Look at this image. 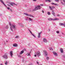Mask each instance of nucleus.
I'll use <instances>...</instances> for the list:
<instances>
[{
  "label": "nucleus",
  "mask_w": 65,
  "mask_h": 65,
  "mask_svg": "<svg viewBox=\"0 0 65 65\" xmlns=\"http://www.w3.org/2000/svg\"><path fill=\"white\" fill-rule=\"evenodd\" d=\"M40 8H40V6L38 5V6L35 7V9L33 10V11H35V10L40 9Z\"/></svg>",
  "instance_id": "1"
},
{
  "label": "nucleus",
  "mask_w": 65,
  "mask_h": 65,
  "mask_svg": "<svg viewBox=\"0 0 65 65\" xmlns=\"http://www.w3.org/2000/svg\"><path fill=\"white\" fill-rule=\"evenodd\" d=\"M9 25L10 26H11V27H10V28H11V31H12V28H13V29H14L15 28V25H12L11 24V23H9Z\"/></svg>",
  "instance_id": "2"
},
{
  "label": "nucleus",
  "mask_w": 65,
  "mask_h": 65,
  "mask_svg": "<svg viewBox=\"0 0 65 65\" xmlns=\"http://www.w3.org/2000/svg\"><path fill=\"white\" fill-rule=\"evenodd\" d=\"M3 57L5 59H7V54L6 53L5 54V55L3 56Z\"/></svg>",
  "instance_id": "3"
},
{
  "label": "nucleus",
  "mask_w": 65,
  "mask_h": 65,
  "mask_svg": "<svg viewBox=\"0 0 65 65\" xmlns=\"http://www.w3.org/2000/svg\"><path fill=\"white\" fill-rule=\"evenodd\" d=\"M13 53V51H11L10 52V56H11V57H12V56H13V53Z\"/></svg>",
  "instance_id": "4"
},
{
  "label": "nucleus",
  "mask_w": 65,
  "mask_h": 65,
  "mask_svg": "<svg viewBox=\"0 0 65 65\" xmlns=\"http://www.w3.org/2000/svg\"><path fill=\"white\" fill-rule=\"evenodd\" d=\"M24 14H25V15H27V16H29V17H33V15L31 14H28L26 13H24Z\"/></svg>",
  "instance_id": "5"
},
{
  "label": "nucleus",
  "mask_w": 65,
  "mask_h": 65,
  "mask_svg": "<svg viewBox=\"0 0 65 65\" xmlns=\"http://www.w3.org/2000/svg\"><path fill=\"white\" fill-rule=\"evenodd\" d=\"M36 55L38 56H40V52H38L37 53Z\"/></svg>",
  "instance_id": "6"
},
{
  "label": "nucleus",
  "mask_w": 65,
  "mask_h": 65,
  "mask_svg": "<svg viewBox=\"0 0 65 65\" xmlns=\"http://www.w3.org/2000/svg\"><path fill=\"white\" fill-rule=\"evenodd\" d=\"M42 32L41 31L38 34V38H40V35L41 34Z\"/></svg>",
  "instance_id": "7"
},
{
  "label": "nucleus",
  "mask_w": 65,
  "mask_h": 65,
  "mask_svg": "<svg viewBox=\"0 0 65 65\" xmlns=\"http://www.w3.org/2000/svg\"><path fill=\"white\" fill-rule=\"evenodd\" d=\"M0 1H1V3H2L3 4H4V5L5 6H6L5 5V4H4V2H3L2 1V0H0Z\"/></svg>",
  "instance_id": "8"
},
{
  "label": "nucleus",
  "mask_w": 65,
  "mask_h": 65,
  "mask_svg": "<svg viewBox=\"0 0 65 65\" xmlns=\"http://www.w3.org/2000/svg\"><path fill=\"white\" fill-rule=\"evenodd\" d=\"M43 41L44 42H47V41L46 40V39H45V38L43 39Z\"/></svg>",
  "instance_id": "9"
},
{
  "label": "nucleus",
  "mask_w": 65,
  "mask_h": 65,
  "mask_svg": "<svg viewBox=\"0 0 65 65\" xmlns=\"http://www.w3.org/2000/svg\"><path fill=\"white\" fill-rule=\"evenodd\" d=\"M13 46H14L15 47H16V46H18V44L16 43L13 44Z\"/></svg>",
  "instance_id": "10"
},
{
  "label": "nucleus",
  "mask_w": 65,
  "mask_h": 65,
  "mask_svg": "<svg viewBox=\"0 0 65 65\" xmlns=\"http://www.w3.org/2000/svg\"><path fill=\"white\" fill-rule=\"evenodd\" d=\"M44 52L46 56H47V53L46 51L44 50Z\"/></svg>",
  "instance_id": "11"
},
{
  "label": "nucleus",
  "mask_w": 65,
  "mask_h": 65,
  "mask_svg": "<svg viewBox=\"0 0 65 65\" xmlns=\"http://www.w3.org/2000/svg\"><path fill=\"white\" fill-rule=\"evenodd\" d=\"M53 53L54 55H55L56 56H57V54L56 53V52H53Z\"/></svg>",
  "instance_id": "12"
},
{
  "label": "nucleus",
  "mask_w": 65,
  "mask_h": 65,
  "mask_svg": "<svg viewBox=\"0 0 65 65\" xmlns=\"http://www.w3.org/2000/svg\"><path fill=\"white\" fill-rule=\"evenodd\" d=\"M48 21H53L54 20V19H53L51 18H50L48 19Z\"/></svg>",
  "instance_id": "13"
},
{
  "label": "nucleus",
  "mask_w": 65,
  "mask_h": 65,
  "mask_svg": "<svg viewBox=\"0 0 65 65\" xmlns=\"http://www.w3.org/2000/svg\"><path fill=\"white\" fill-rule=\"evenodd\" d=\"M10 4L11 6H13V5H14V3H10Z\"/></svg>",
  "instance_id": "14"
},
{
  "label": "nucleus",
  "mask_w": 65,
  "mask_h": 65,
  "mask_svg": "<svg viewBox=\"0 0 65 65\" xmlns=\"http://www.w3.org/2000/svg\"><path fill=\"white\" fill-rule=\"evenodd\" d=\"M51 4L52 5H56V6H57V4H55L54 3H52Z\"/></svg>",
  "instance_id": "15"
},
{
  "label": "nucleus",
  "mask_w": 65,
  "mask_h": 65,
  "mask_svg": "<svg viewBox=\"0 0 65 65\" xmlns=\"http://www.w3.org/2000/svg\"><path fill=\"white\" fill-rule=\"evenodd\" d=\"M59 25L60 26H64V24L62 23H59Z\"/></svg>",
  "instance_id": "16"
},
{
  "label": "nucleus",
  "mask_w": 65,
  "mask_h": 65,
  "mask_svg": "<svg viewBox=\"0 0 65 65\" xmlns=\"http://www.w3.org/2000/svg\"><path fill=\"white\" fill-rule=\"evenodd\" d=\"M24 51L23 50L20 53V55H22V54H23L24 53Z\"/></svg>",
  "instance_id": "17"
},
{
  "label": "nucleus",
  "mask_w": 65,
  "mask_h": 65,
  "mask_svg": "<svg viewBox=\"0 0 65 65\" xmlns=\"http://www.w3.org/2000/svg\"><path fill=\"white\" fill-rule=\"evenodd\" d=\"M52 13L54 15H55V12H54V11L53 10H52Z\"/></svg>",
  "instance_id": "18"
},
{
  "label": "nucleus",
  "mask_w": 65,
  "mask_h": 65,
  "mask_svg": "<svg viewBox=\"0 0 65 65\" xmlns=\"http://www.w3.org/2000/svg\"><path fill=\"white\" fill-rule=\"evenodd\" d=\"M49 8L50 9V10H53V9L52 8V7L51 6H49Z\"/></svg>",
  "instance_id": "19"
},
{
  "label": "nucleus",
  "mask_w": 65,
  "mask_h": 65,
  "mask_svg": "<svg viewBox=\"0 0 65 65\" xmlns=\"http://www.w3.org/2000/svg\"><path fill=\"white\" fill-rule=\"evenodd\" d=\"M59 19L56 18L54 19H53V21H56V20H59Z\"/></svg>",
  "instance_id": "20"
},
{
  "label": "nucleus",
  "mask_w": 65,
  "mask_h": 65,
  "mask_svg": "<svg viewBox=\"0 0 65 65\" xmlns=\"http://www.w3.org/2000/svg\"><path fill=\"white\" fill-rule=\"evenodd\" d=\"M60 51L61 53H63V49L62 48L60 49Z\"/></svg>",
  "instance_id": "21"
},
{
  "label": "nucleus",
  "mask_w": 65,
  "mask_h": 65,
  "mask_svg": "<svg viewBox=\"0 0 65 65\" xmlns=\"http://www.w3.org/2000/svg\"><path fill=\"white\" fill-rule=\"evenodd\" d=\"M45 1L46 2L47 1H48V2H51V1L50 0H46Z\"/></svg>",
  "instance_id": "22"
},
{
  "label": "nucleus",
  "mask_w": 65,
  "mask_h": 65,
  "mask_svg": "<svg viewBox=\"0 0 65 65\" xmlns=\"http://www.w3.org/2000/svg\"><path fill=\"white\" fill-rule=\"evenodd\" d=\"M27 54L28 56H30V53H27Z\"/></svg>",
  "instance_id": "23"
},
{
  "label": "nucleus",
  "mask_w": 65,
  "mask_h": 65,
  "mask_svg": "<svg viewBox=\"0 0 65 65\" xmlns=\"http://www.w3.org/2000/svg\"><path fill=\"white\" fill-rule=\"evenodd\" d=\"M49 57H47L46 58V59L47 60H49Z\"/></svg>",
  "instance_id": "24"
},
{
  "label": "nucleus",
  "mask_w": 65,
  "mask_h": 65,
  "mask_svg": "<svg viewBox=\"0 0 65 65\" xmlns=\"http://www.w3.org/2000/svg\"><path fill=\"white\" fill-rule=\"evenodd\" d=\"M32 36H34V37L35 38H36V36H35L33 34H32Z\"/></svg>",
  "instance_id": "25"
},
{
  "label": "nucleus",
  "mask_w": 65,
  "mask_h": 65,
  "mask_svg": "<svg viewBox=\"0 0 65 65\" xmlns=\"http://www.w3.org/2000/svg\"><path fill=\"white\" fill-rule=\"evenodd\" d=\"M52 9H54V8H55V7H54V6H52Z\"/></svg>",
  "instance_id": "26"
},
{
  "label": "nucleus",
  "mask_w": 65,
  "mask_h": 65,
  "mask_svg": "<svg viewBox=\"0 0 65 65\" xmlns=\"http://www.w3.org/2000/svg\"><path fill=\"white\" fill-rule=\"evenodd\" d=\"M29 21H32V19L30 18H29Z\"/></svg>",
  "instance_id": "27"
},
{
  "label": "nucleus",
  "mask_w": 65,
  "mask_h": 65,
  "mask_svg": "<svg viewBox=\"0 0 65 65\" xmlns=\"http://www.w3.org/2000/svg\"><path fill=\"white\" fill-rule=\"evenodd\" d=\"M5 64L6 65H7V61H6Z\"/></svg>",
  "instance_id": "28"
},
{
  "label": "nucleus",
  "mask_w": 65,
  "mask_h": 65,
  "mask_svg": "<svg viewBox=\"0 0 65 65\" xmlns=\"http://www.w3.org/2000/svg\"><path fill=\"white\" fill-rule=\"evenodd\" d=\"M55 1H56V2H59V0H55Z\"/></svg>",
  "instance_id": "29"
},
{
  "label": "nucleus",
  "mask_w": 65,
  "mask_h": 65,
  "mask_svg": "<svg viewBox=\"0 0 65 65\" xmlns=\"http://www.w3.org/2000/svg\"><path fill=\"white\" fill-rule=\"evenodd\" d=\"M50 12H48V15H50Z\"/></svg>",
  "instance_id": "30"
},
{
  "label": "nucleus",
  "mask_w": 65,
  "mask_h": 65,
  "mask_svg": "<svg viewBox=\"0 0 65 65\" xmlns=\"http://www.w3.org/2000/svg\"><path fill=\"white\" fill-rule=\"evenodd\" d=\"M7 5L8 6H9V7H11V6H10V5H8V4Z\"/></svg>",
  "instance_id": "31"
},
{
  "label": "nucleus",
  "mask_w": 65,
  "mask_h": 65,
  "mask_svg": "<svg viewBox=\"0 0 65 65\" xmlns=\"http://www.w3.org/2000/svg\"><path fill=\"white\" fill-rule=\"evenodd\" d=\"M19 37L18 36H16V37H15V38H19Z\"/></svg>",
  "instance_id": "32"
},
{
  "label": "nucleus",
  "mask_w": 65,
  "mask_h": 65,
  "mask_svg": "<svg viewBox=\"0 0 65 65\" xmlns=\"http://www.w3.org/2000/svg\"><path fill=\"white\" fill-rule=\"evenodd\" d=\"M56 32H57V33H58V34L59 33V31H56Z\"/></svg>",
  "instance_id": "33"
},
{
  "label": "nucleus",
  "mask_w": 65,
  "mask_h": 65,
  "mask_svg": "<svg viewBox=\"0 0 65 65\" xmlns=\"http://www.w3.org/2000/svg\"><path fill=\"white\" fill-rule=\"evenodd\" d=\"M6 28H7V29L8 28V26H6Z\"/></svg>",
  "instance_id": "34"
},
{
  "label": "nucleus",
  "mask_w": 65,
  "mask_h": 65,
  "mask_svg": "<svg viewBox=\"0 0 65 65\" xmlns=\"http://www.w3.org/2000/svg\"><path fill=\"white\" fill-rule=\"evenodd\" d=\"M10 11H11V12H12V10L11 9H10Z\"/></svg>",
  "instance_id": "35"
},
{
  "label": "nucleus",
  "mask_w": 65,
  "mask_h": 65,
  "mask_svg": "<svg viewBox=\"0 0 65 65\" xmlns=\"http://www.w3.org/2000/svg\"><path fill=\"white\" fill-rule=\"evenodd\" d=\"M7 9H10V8L9 7H7Z\"/></svg>",
  "instance_id": "36"
},
{
  "label": "nucleus",
  "mask_w": 65,
  "mask_h": 65,
  "mask_svg": "<svg viewBox=\"0 0 65 65\" xmlns=\"http://www.w3.org/2000/svg\"><path fill=\"white\" fill-rule=\"evenodd\" d=\"M21 27H24V25H22L21 26Z\"/></svg>",
  "instance_id": "37"
},
{
  "label": "nucleus",
  "mask_w": 65,
  "mask_h": 65,
  "mask_svg": "<svg viewBox=\"0 0 65 65\" xmlns=\"http://www.w3.org/2000/svg\"><path fill=\"white\" fill-rule=\"evenodd\" d=\"M29 31L30 32V33H31V34H32V32H31L30 30H29Z\"/></svg>",
  "instance_id": "38"
},
{
  "label": "nucleus",
  "mask_w": 65,
  "mask_h": 65,
  "mask_svg": "<svg viewBox=\"0 0 65 65\" xmlns=\"http://www.w3.org/2000/svg\"><path fill=\"white\" fill-rule=\"evenodd\" d=\"M57 15L58 17H60V15H59V14H57Z\"/></svg>",
  "instance_id": "39"
},
{
  "label": "nucleus",
  "mask_w": 65,
  "mask_h": 65,
  "mask_svg": "<svg viewBox=\"0 0 65 65\" xmlns=\"http://www.w3.org/2000/svg\"><path fill=\"white\" fill-rule=\"evenodd\" d=\"M42 12L43 13H44V11H43V10H42Z\"/></svg>",
  "instance_id": "40"
},
{
  "label": "nucleus",
  "mask_w": 65,
  "mask_h": 65,
  "mask_svg": "<svg viewBox=\"0 0 65 65\" xmlns=\"http://www.w3.org/2000/svg\"><path fill=\"white\" fill-rule=\"evenodd\" d=\"M40 5L41 6H43V4H40Z\"/></svg>",
  "instance_id": "41"
},
{
  "label": "nucleus",
  "mask_w": 65,
  "mask_h": 65,
  "mask_svg": "<svg viewBox=\"0 0 65 65\" xmlns=\"http://www.w3.org/2000/svg\"><path fill=\"white\" fill-rule=\"evenodd\" d=\"M33 1H36V0H33Z\"/></svg>",
  "instance_id": "42"
},
{
  "label": "nucleus",
  "mask_w": 65,
  "mask_h": 65,
  "mask_svg": "<svg viewBox=\"0 0 65 65\" xmlns=\"http://www.w3.org/2000/svg\"><path fill=\"white\" fill-rule=\"evenodd\" d=\"M35 57H36V55H35Z\"/></svg>",
  "instance_id": "43"
},
{
  "label": "nucleus",
  "mask_w": 65,
  "mask_h": 65,
  "mask_svg": "<svg viewBox=\"0 0 65 65\" xmlns=\"http://www.w3.org/2000/svg\"><path fill=\"white\" fill-rule=\"evenodd\" d=\"M37 64H39V62H37Z\"/></svg>",
  "instance_id": "44"
},
{
  "label": "nucleus",
  "mask_w": 65,
  "mask_h": 65,
  "mask_svg": "<svg viewBox=\"0 0 65 65\" xmlns=\"http://www.w3.org/2000/svg\"><path fill=\"white\" fill-rule=\"evenodd\" d=\"M0 65H3V64H1Z\"/></svg>",
  "instance_id": "45"
},
{
  "label": "nucleus",
  "mask_w": 65,
  "mask_h": 65,
  "mask_svg": "<svg viewBox=\"0 0 65 65\" xmlns=\"http://www.w3.org/2000/svg\"><path fill=\"white\" fill-rule=\"evenodd\" d=\"M51 50H52L53 51V48H51Z\"/></svg>",
  "instance_id": "46"
},
{
  "label": "nucleus",
  "mask_w": 65,
  "mask_h": 65,
  "mask_svg": "<svg viewBox=\"0 0 65 65\" xmlns=\"http://www.w3.org/2000/svg\"><path fill=\"white\" fill-rule=\"evenodd\" d=\"M6 2V3H8V2Z\"/></svg>",
  "instance_id": "47"
},
{
  "label": "nucleus",
  "mask_w": 65,
  "mask_h": 65,
  "mask_svg": "<svg viewBox=\"0 0 65 65\" xmlns=\"http://www.w3.org/2000/svg\"><path fill=\"white\" fill-rule=\"evenodd\" d=\"M61 3H62V4H63V3H62V2H61Z\"/></svg>",
  "instance_id": "48"
},
{
  "label": "nucleus",
  "mask_w": 65,
  "mask_h": 65,
  "mask_svg": "<svg viewBox=\"0 0 65 65\" xmlns=\"http://www.w3.org/2000/svg\"><path fill=\"white\" fill-rule=\"evenodd\" d=\"M20 56V57H21V56Z\"/></svg>",
  "instance_id": "49"
}]
</instances>
